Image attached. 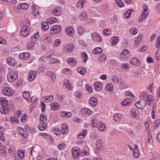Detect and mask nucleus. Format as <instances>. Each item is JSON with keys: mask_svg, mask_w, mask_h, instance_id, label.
<instances>
[{"mask_svg": "<svg viewBox=\"0 0 160 160\" xmlns=\"http://www.w3.org/2000/svg\"><path fill=\"white\" fill-rule=\"evenodd\" d=\"M132 100L129 98H127L124 99L122 102V105L123 106L129 105L131 103Z\"/></svg>", "mask_w": 160, "mask_h": 160, "instance_id": "27", "label": "nucleus"}, {"mask_svg": "<svg viewBox=\"0 0 160 160\" xmlns=\"http://www.w3.org/2000/svg\"><path fill=\"white\" fill-rule=\"evenodd\" d=\"M45 99L44 102L48 103L52 101L53 99V96L52 95L48 96L44 98Z\"/></svg>", "mask_w": 160, "mask_h": 160, "instance_id": "41", "label": "nucleus"}, {"mask_svg": "<svg viewBox=\"0 0 160 160\" xmlns=\"http://www.w3.org/2000/svg\"><path fill=\"white\" fill-rule=\"evenodd\" d=\"M17 154L19 158L21 160H23L24 155V152H23V151L22 149L19 150Z\"/></svg>", "mask_w": 160, "mask_h": 160, "instance_id": "36", "label": "nucleus"}, {"mask_svg": "<svg viewBox=\"0 0 160 160\" xmlns=\"http://www.w3.org/2000/svg\"><path fill=\"white\" fill-rule=\"evenodd\" d=\"M38 127L39 130L41 131L44 130L47 128V122H40Z\"/></svg>", "mask_w": 160, "mask_h": 160, "instance_id": "25", "label": "nucleus"}, {"mask_svg": "<svg viewBox=\"0 0 160 160\" xmlns=\"http://www.w3.org/2000/svg\"><path fill=\"white\" fill-rule=\"evenodd\" d=\"M111 33L110 30L106 29L103 30V34L106 35H109Z\"/></svg>", "mask_w": 160, "mask_h": 160, "instance_id": "62", "label": "nucleus"}, {"mask_svg": "<svg viewBox=\"0 0 160 160\" xmlns=\"http://www.w3.org/2000/svg\"><path fill=\"white\" fill-rule=\"evenodd\" d=\"M40 122H47V118L45 115L41 114L40 117Z\"/></svg>", "mask_w": 160, "mask_h": 160, "instance_id": "42", "label": "nucleus"}, {"mask_svg": "<svg viewBox=\"0 0 160 160\" xmlns=\"http://www.w3.org/2000/svg\"><path fill=\"white\" fill-rule=\"evenodd\" d=\"M67 62L68 64L72 66H75L77 64L76 59L73 58H69L67 60Z\"/></svg>", "mask_w": 160, "mask_h": 160, "instance_id": "19", "label": "nucleus"}, {"mask_svg": "<svg viewBox=\"0 0 160 160\" xmlns=\"http://www.w3.org/2000/svg\"><path fill=\"white\" fill-rule=\"evenodd\" d=\"M113 86L112 83H109L107 84L105 89L108 91L111 92L113 89Z\"/></svg>", "mask_w": 160, "mask_h": 160, "instance_id": "44", "label": "nucleus"}, {"mask_svg": "<svg viewBox=\"0 0 160 160\" xmlns=\"http://www.w3.org/2000/svg\"><path fill=\"white\" fill-rule=\"evenodd\" d=\"M63 87L65 89L71 90L72 89V87L70 85L69 81L66 80H64Z\"/></svg>", "mask_w": 160, "mask_h": 160, "instance_id": "26", "label": "nucleus"}, {"mask_svg": "<svg viewBox=\"0 0 160 160\" xmlns=\"http://www.w3.org/2000/svg\"><path fill=\"white\" fill-rule=\"evenodd\" d=\"M92 40L98 42H101L102 39L99 34L97 33H93L92 34Z\"/></svg>", "mask_w": 160, "mask_h": 160, "instance_id": "10", "label": "nucleus"}, {"mask_svg": "<svg viewBox=\"0 0 160 160\" xmlns=\"http://www.w3.org/2000/svg\"><path fill=\"white\" fill-rule=\"evenodd\" d=\"M133 157L135 158H137L139 155V151L137 148H134L133 150Z\"/></svg>", "mask_w": 160, "mask_h": 160, "instance_id": "39", "label": "nucleus"}, {"mask_svg": "<svg viewBox=\"0 0 160 160\" xmlns=\"http://www.w3.org/2000/svg\"><path fill=\"white\" fill-rule=\"evenodd\" d=\"M49 60V62L51 64L58 63L59 62V60L57 58H50Z\"/></svg>", "mask_w": 160, "mask_h": 160, "instance_id": "57", "label": "nucleus"}, {"mask_svg": "<svg viewBox=\"0 0 160 160\" xmlns=\"http://www.w3.org/2000/svg\"><path fill=\"white\" fill-rule=\"evenodd\" d=\"M79 18L81 20H83L87 18V16L85 12H82L80 14Z\"/></svg>", "mask_w": 160, "mask_h": 160, "instance_id": "37", "label": "nucleus"}, {"mask_svg": "<svg viewBox=\"0 0 160 160\" xmlns=\"http://www.w3.org/2000/svg\"><path fill=\"white\" fill-rule=\"evenodd\" d=\"M61 27L60 25H54L50 28V33L52 34L57 33L61 31Z\"/></svg>", "mask_w": 160, "mask_h": 160, "instance_id": "4", "label": "nucleus"}, {"mask_svg": "<svg viewBox=\"0 0 160 160\" xmlns=\"http://www.w3.org/2000/svg\"><path fill=\"white\" fill-rule=\"evenodd\" d=\"M102 140L99 139L96 142V145L97 146V148L95 150V152L98 153V150L102 149Z\"/></svg>", "mask_w": 160, "mask_h": 160, "instance_id": "14", "label": "nucleus"}, {"mask_svg": "<svg viewBox=\"0 0 160 160\" xmlns=\"http://www.w3.org/2000/svg\"><path fill=\"white\" fill-rule=\"evenodd\" d=\"M74 48L73 45H65L62 49L63 52L65 53H68L71 52Z\"/></svg>", "mask_w": 160, "mask_h": 160, "instance_id": "9", "label": "nucleus"}, {"mask_svg": "<svg viewBox=\"0 0 160 160\" xmlns=\"http://www.w3.org/2000/svg\"><path fill=\"white\" fill-rule=\"evenodd\" d=\"M106 58V56L104 55H101L100 56L98 60L100 62H102L105 61Z\"/></svg>", "mask_w": 160, "mask_h": 160, "instance_id": "61", "label": "nucleus"}, {"mask_svg": "<svg viewBox=\"0 0 160 160\" xmlns=\"http://www.w3.org/2000/svg\"><path fill=\"white\" fill-rule=\"evenodd\" d=\"M89 103L91 106H95L98 104V100L96 98L92 97L90 99Z\"/></svg>", "mask_w": 160, "mask_h": 160, "instance_id": "15", "label": "nucleus"}, {"mask_svg": "<svg viewBox=\"0 0 160 160\" xmlns=\"http://www.w3.org/2000/svg\"><path fill=\"white\" fill-rule=\"evenodd\" d=\"M133 9H129L124 13V15L126 18H128L130 17V15L132 12L133 11Z\"/></svg>", "mask_w": 160, "mask_h": 160, "instance_id": "53", "label": "nucleus"}, {"mask_svg": "<svg viewBox=\"0 0 160 160\" xmlns=\"http://www.w3.org/2000/svg\"><path fill=\"white\" fill-rule=\"evenodd\" d=\"M10 120L12 123L15 124L18 123V119L15 116L11 117Z\"/></svg>", "mask_w": 160, "mask_h": 160, "instance_id": "59", "label": "nucleus"}, {"mask_svg": "<svg viewBox=\"0 0 160 160\" xmlns=\"http://www.w3.org/2000/svg\"><path fill=\"white\" fill-rule=\"evenodd\" d=\"M23 98L26 99L29 98L30 97V95L28 91H25L23 93Z\"/></svg>", "mask_w": 160, "mask_h": 160, "instance_id": "55", "label": "nucleus"}, {"mask_svg": "<svg viewBox=\"0 0 160 160\" xmlns=\"http://www.w3.org/2000/svg\"><path fill=\"white\" fill-rule=\"evenodd\" d=\"M29 28L27 26H23L21 30V34L24 37H26L30 34Z\"/></svg>", "mask_w": 160, "mask_h": 160, "instance_id": "7", "label": "nucleus"}, {"mask_svg": "<svg viewBox=\"0 0 160 160\" xmlns=\"http://www.w3.org/2000/svg\"><path fill=\"white\" fill-rule=\"evenodd\" d=\"M65 31L68 35L71 36L73 35L74 32L73 28L71 26L67 28L66 29Z\"/></svg>", "mask_w": 160, "mask_h": 160, "instance_id": "18", "label": "nucleus"}, {"mask_svg": "<svg viewBox=\"0 0 160 160\" xmlns=\"http://www.w3.org/2000/svg\"><path fill=\"white\" fill-rule=\"evenodd\" d=\"M77 71L78 73L82 75L85 74L86 72L85 69L83 68H78L77 69Z\"/></svg>", "mask_w": 160, "mask_h": 160, "instance_id": "40", "label": "nucleus"}, {"mask_svg": "<svg viewBox=\"0 0 160 160\" xmlns=\"http://www.w3.org/2000/svg\"><path fill=\"white\" fill-rule=\"evenodd\" d=\"M8 100L7 98L4 97L0 98V103L2 107L0 108V111L4 114L8 113L9 111L12 110V106L8 104Z\"/></svg>", "mask_w": 160, "mask_h": 160, "instance_id": "1", "label": "nucleus"}, {"mask_svg": "<svg viewBox=\"0 0 160 160\" xmlns=\"http://www.w3.org/2000/svg\"><path fill=\"white\" fill-rule=\"evenodd\" d=\"M120 87L122 89H124L127 88V86L122 81L121 78L119 79Z\"/></svg>", "mask_w": 160, "mask_h": 160, "instance_id": "49", "label": "nucleus"}, {"mask_svg": "<svg viewBox=\"0 0 160 160\" xmlns=\"http://www.w3.org/2000/svg\"><path fill=\"white\" fill-rule=\"evenodd\" d=\"M7 62L9 65L11 66H14L16 64L15 60L11 57H8L7 58Z\"/></svg>", "mask_w": 160, "mask_h": 160, "instance_id": "23", "label": "nucleus"}, {"mask_svg": "<svg viewBox=\"0 0 160 160\" xmlns=\"http://www.w3.org/2000/svg\"><path fill=\"white\" fill-rule=\"evenodd\" d=\"M102 52V49L100 47H97L93 49L92 51V53L94 54H98Z\"/></svg>", "mask_w": 160, "mask_h": 160, "instance_id": "38", "label": "nucleus"}, {"mask_svg": "<svg viewBox=\"0 0 160 160\" xmlns=\"http://www.w3.org/2000/svg\"><path fill=\"white\" fill-rule=\"evenodd\" d=\"M37 75V72H36L32 71H30L29 73V76L28 78V80L29 81H32L36 78Z\"/></svg>", "mask_w": 160, "mask_h": 160, "instance_id": "12", "label": "nucleus"}, {"mask_svg": "<svg viewBox=\"0 0 160 160\" xmlns=\"http://www.w3.org/2000/svg\"><path fill=\"white\" fill-rule=\"evenodd\" d=\"M97 127L98 129L101 132L103 131L105 128V125H104L101 122H98Z\"/></svg>", "mask_w": 160, "mask_h": 160, "instance_id": "28", "label": "nucleus"}, {"mask_svg": "<svg viewBox=\"0 0 160 160\" xmlns=\"http://www.w3.org/2000/svg\"><path fill=\"white\" fill-rule=\"evenodd\" d=\"M81 56L82 58H84V60L83 61V62H85L87 60L88 58V56L85 52H82Z\"/></svg>", "mask_w": 160, "mask_h": 160, "instance_id": "60", "label": "nucleus"}, {"mask_svg": "<svg viewBox=\"0 0 160 160\" xmlns=\"http://www.w3.org/2000/svg\"><path fill=\"white\" fill-rule=\"evenodd\" d=\"M16 151V149L14 146L11 145L9 147L8 152L10 155L13 154Z\"/></svg>", "mask_w": 160, "mask_h": 160, "instance_id": "33", "label": "nucleus"}, {"mask_svg": "<svg viewBox=\"0 0 160 160\" xmlns=\"http://www.w3.org/2000/svg\"><path fill=\"white\" fill-rule=\"evenodd\" d=\"M152 98L153 97L151 95L148 96L147 97V100L148 101L147 104L148 105H150L152 102V100H153Z\"/></svg>", "mask_w": 160, "mask_h": 160, "instance_id": "54", "label": "nucleus"}, {"mask_svg": "<svg viewBox=\"0 0 160 160\" xmlns=\"http://www.w3.org/2000/svg\"><path fill=\"white\" fill-rule=\"evenodd\" d=\"M143 10L142 11V14L141 15L138 19L139 22H142L143 20L146 19V18L148 16L149 11L148 10V7L146 5H144L143 7Z\"/></svg>", "mask_w": 160, "mask_h": 160, "instance_id": "2", "label": "nucleus"}, {"mask_svg": "<svg viewBox=\"0 0 160 160\" xmlns=\"http://www.w3.org/2000/svg\"><path fill=\"white\" fill-rule=\"evenodd\" d=\"M61 7L58 6L55 8L52 12V14L56 16L59 15L61 12Z\"/></svg>", "mask_w": 160, "mask_h": 160, "instance_id": "20", "label": "nucleus"}, {"mask_svg": "<svg viewBox=\"0 0 160 160\" xmlns=\"http://www.w3.org/2000/svg\"><path fill=\"white\" fill-rule=\"evenodd\" d=\"M2 92L4 95L9 97L12 96L14 93L13 90L8 87L3 88L2 90Z\"/></svg>", "mask_w": 160, "mask_h": 160, "instance_id": "5", "label": "nucleus"}, {"mask_svg": "<svg viewBox=\"0 0 160 160\" xmlns=\"http://www.w3.org/2000/svg\"><path fill=\"white\" fill-rule=\"evenodd\" d=\"M68 126L66 123H64L62 124L61 128V133L62 134H65L68 133Z\"/></svg>", "mask_w": 160, "mask_h": 160, "instance_id": "17", "label": "nucleus"}, {"mask_svg": "<svg viewBox=\"0 0 160 160\" xmlns=\"http://www.w3.org/2000/svg\"><path fill=\"white\" fill-rule=\"evenodd\" d=\"M129 61L130 63L132 65L139 66L140 64L139 61L135 57L130 58Z\"/></svg>", "mask_w": 160, "mask_h": 160, "instance_id": "13", "label": "nucleus"}, {"mask_svg": "<svg viewBox=\"0 0 160 160\" xmlns=\"http://www.w3.org/2000/svg\"><path fill=\"white\" fill-rule=\"evenodd\" d=\"M57 21V19L54 17L50 18L48 20V22L51 24L56 22Z\"/></svg>", "mask_w": 160, "mask_h": 160, "instance_id": "48", "label": "nucleus"}, {"mask_svg": "<svg viewBox=\"0 0 160 160\" xmlns=\"http://www.w3.org/2000/svg\"><path fill=\"white\" fill-rule=\"evenodd\" d=\"M41 25L42 29L44 31H46L49 28L48 23L45 22H42L41 23Z\"/></svg>", "mask_w": 160, "mask_h": 160, "instance_id": "34", "label": "nucleus"}, {"mask_svg": "<svg viewBox=\"0 0 160 160\" xmlns=\"http://www.w3.org/2000/svg\"><path fill=\"white\" fill-rule=\"evenodd\" d=\"M122 118V116L121 114L117 113L115 114L113 117V120L115 122L119 121Z\"/></svg>", "mask_w": 160, "mask_h": 160, "instance_id": "35", "label": "nucleus"}, {"mask_svg": "<svg viewBox=\"0 0 160 160\" xmlns=\"http://www.w3.org/2000/svg\"><path fill=\"white\" fill-rule=\"evenodd\" d=\"M51 38L49 35H46L44 36V40L46 41V42L51 43L52 41Z\"/></svg>", "mask_w": 160, "mask_h": 160, "instance_id": "56", "label": "nucleus"}, {"mask_svg": "<svg viewBox=\"0 0 160 160\" xmlns=\"http://www.w3.org/2000/svg\"><path fill=\"white\" fill-rule=\"evenodd\" d=\"M78 34L79 35H81L84 32V29L83 27L81 26H78L77 27Z\"/></svg>", "mask_w": 160, "mask_h": 160, "instance_id": "47", "label": "nucleus"}, {"mask_svg": "<svg viewBox=\"0 0 160 160\" xmlns=\"http://www.w3.org/2000/svg\"><path fill=\"white\" fill-rule=\"evenodd\" d=\"M87 131L86 129L82 130V132L80 133L77 136V138L79 139H82L87 135Z\"/></svg>", "mask_w": 160, "mask_h": 160, "instance_id": "29", "label": "nucleus"}, {"mask_svg": "<svg viewBox=\"0 0 160 160\" xmlns=\"http://www.w3.org/2000/svg\"><path fill=\"white\" fill-rule=\"evenodd\" d=\"M47 74L49 76H50L52 79V81H54V80H55L56 78V76L52 72H48L47 73Z\"/></svg>", "mask_w": 160, "mask_h": 160, "instance_id": "50", "label": "nucleus"}, {"mask_svg": "<svg viewBox=\"0 0 160 160\" xmlns=\"http://www.w3.org/2000/svg\"><path fill=\"white\" fill-rule=\"evenodd\" d=\"M28 4L25 3H20L17 6V8L18 9H26L28 8Z\"/></svg>", "mask_w": 160, "mask_h": 160, "instance_id": "24", "label": "nucleus"}, {"mask_svg": "<svg viewBox=\"0 0 160 160\" xmlns=\"http://www.w3.org/2000/svg\"><path fill=\"white\" fill-rule=\"evenodd\" d=\"M32 13L35 16H36L39 14L38 10L36 8V7L35 5L32 6Z\"/></svg>", "mask_w": 160, "mask_h": 160, "instance_id": "31", "label": "nucleus"}, {"mask_svg": "<svg viewBox=\"0 0 160 160\" xmlns=\"http://www.w3.org/2000/svg\"><path fill=\"white\" fill-rule=\"evenodd\" d=\"M94 88L96 90L100 91L102 87V84L99 82H97L94 83Z\"/></svg>", "mask_w": 160, "mask_h": 160, "instance_id": "22", "label": "nucleus"}, {"mask_svg": "<svg viewBox=\"0 0 160 160\" xmlns=\"http://www.w3.org/2000/svg\"><path fill=\"white\" fill-rule=\"evenodd\" d=\"M18 77V73L16 72L12 71L9 72L7 75V80L9 82L15 81Z\"/></svg>", "mask_w": 160, "mask_h": 160, "instance_id": "3", "label": "nucleus"}, {"mask_svg": "<svg viewBox=\"0 0 160 160\" xmlns=\"http://www.w3.org/2000/svg\"><path fill=\"white\" fill-rule=\"evenodd\" d=\"M30 56V54L29 53L24 52L20 54L19 57L21 59H22L24 60L28 59L29 57Z\"/></svg>", "mask_w": 160, "mask_h": 160, "instance_id": "21", "label": "nucleus"}, {"mask_svg": "<svg viewBox=\"0 0 160 160\" xmlns=\"http://www.w3.org/2000/svg\"><path fill=\"white\" fill-rule=\"evenodd\" d=\"M53 55V52L52 51H49L47 52L45 55V57L47 58H52V57Z\"/></svg>", "mask_w": 160, "mask_h": 160, "instance_id": "52", "label": "nucleus"}, {"mask_svg": "<svg viewBox=\"0 0 160 160\" xmlns=\"http://www.w3.org/2000/svg\"><path fill=\"white\" fill-rule=\"evenodd\" d=\"M119 40L118 37L115 36L112 37L111 39V44L112 45L114 46Z\"/></svg>", "mask_w": 160, "mask_h": 160, "instance_id": "43", "label": "nucleus"}, {"mask_svg": "<svg viewBox=\"0 0 160 160\" xmlns=\"http://www.w3.org/2000/svg\"><path fill=\"white\" fill-rule=\"evenodd\" d=\"M39 38V35L38 32L34 34L33 36H32L31 38V41L35 43L36 42Z\"/></svg>", "mask_w": 160, "mask_h": 160, "instance_id": "30", "label": "nucleus"}, {"mask_svg": "<svg viewBox=\"0 0 160 160\" xmlns=\"http://www.w3.org/2000/svg\"><path fill=\"white\" fill-rule=\"evenodd\" d=\"M136 107L139 109L143 108L146 105V102L144 99L140 100L135 104Z\"/></svg>", "mask_w": 160, "mask_h": 160, "instance_id": "11", "label": "nucleus"}, {"mask_svg": "<svg viewBox=\"0 0 160 160\" xmlns=\"http://www.w3.org/2000/svg\"><path fill=\"white\" fill-rule=\"evenodd\" d=\"M121 58L123 60H126L130 57L129 52L127 49L123 50L120 55Z\"/></svg>", "mask_w": 160, "mask_h": 160, "instance_id": "6", "label": "nucleus"}, {"mask_svg": "<svg viewBox=\"0 0 160 160\" xmlns=\"http://www.w3.org/2000/svg\"><path fill=\"white\" fill-rule=\"evenodd\" d=\"M81 112L83 115L89 116L92 113L91 110L88 108H83L81 110Z\"/></svg>", "mask_w": 160, "mask_h": 160, "instance_id": "16", "label": "nucleus"}, {"mask_svg": "<svg viewBox=\"0 0 160 160\" xmlns=\"http://www.w3.org/2000/svg\"><path fill=\"white\" fill-rule=\"evenodd\" d=\"M60 115L62 117L69 118L71 116L72 114L70 112L62 111L60 113Z\"/></svg>", "mask_w": 160, "mask_h": 160, "instance_id": "32", "label": "nucleus"}, {"mask_svg": "<svg viewBox=\"0 0 160 160\" xmlns=\"http://www.w3.org/2000/svg\"><path fill=\"white\" fill-rule=\"evenodd\" d=\"M35 43L31 41L27 45V48L28 49H33L34 47Z\"/></svg>", "mask_w": 160, "mask_h": 160, "instance_id": "45", "label": "nucleus"}, {"mask_svg": "<svg viewBox=\"0 0 160 160\" xmlns=\"http://www.w3.org/2000/svg\"><path fill=\"white\" fill-rule=\"evenodd\" d=\"M160 46V36L158 37L156 42L155 47L158 48Z\"/></svg>", "mask_w": 160, "mask_h": 160, "instance_id": "63", "label": "nucleus"}, {"mask_svg": "<svg viewBox=\"0 0 160 160\" xmlns=\"http://www.w3.org/2000/svg\"><path fill=\"white\" fill-rule=\"evenodd\" d=\"M160 124V120L157 119L154 122L153 125V128L156 129L157 128V127Z\"/></svg>", "mask_w": 160, "mask_h": 160, "instance_id": "58", "label": "nucleus"}, {"mask_svg": "<svg viewBox=\"0 0 160 160\" xmlns=\"http://www.w3.org/2000/svg\"><path fill=\"white\" fill-rule=\"evenodd\" d=\"M155 58L157 60H160V51L157 50L155 54Z\"/></svg>", "mask_w": 160, "mask_h": 160, "instance_id": "64", "label": "nucleus"}, {"mask_svg": "<svg viewBox=\"0 0 160 160\" xmlns=\"http://www.w3.org/2000/svg\"><path fill=\"white\" fill-rule=\"evenodd\" d=\"M80 149L78 147H73L72 149V153L74 158H77L80 155Z\"/></svg>", "mask_w": 160, "mask_h": 160, "instance_id": "8", "label": "nucleus"}, {"mask_svg": "<svg viewBox=\"0 0 160 160\" xmlns=\"http://www.w3.org/2000/svg\"><path fill=\"white\" fill-rule=\"evenodd\" d=\"M86 1L85 0H81L79 1L77 3V6L80 8H82L83 5L85 3Z\"/></svg>", "mask_w": 160, "mask_h": 160, "instance_id": "46", "label": "nucleus"}, {"mask_svg": "<svg viewBox=\"0 0 160 160\" xmlns=\"http://www.w3.org/2000/svg\"><path fill=\"white\" fill-rule=\"evenodd\" d=\"M58 103H53L51 104V109L53 110H56L58 108Z\"/></svg>", "mask_w": 160, "mask_h": 160, "instance_id": "51", "label": "nucleus"}]
</instances>
